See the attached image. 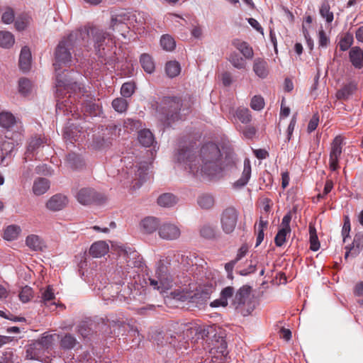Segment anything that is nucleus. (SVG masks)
Here are the masks:
<instances>
[{
    "instance_id": "obj_44",
    "label": "nucleus",
    "mask_w": 363,
    "mask_h": 363,
    "mask_svg": "<svg viewBox=\"0 0 363 363\" xmlns=\"http://www.w3.org/2000/svg\"><path fill=\"white\" fill-rule=\"evenodd\" d=\"M112 106L118 113H123L127 110L128 102L123 98H117L112 101Z\"/></svg>"
},
{
    "instance_id": "obj_46",
    "label": "nucleus",
    "mask_w": 363,
    "mask_h": 363,
    "mask_svg": "<svg viewBox=\"0 0 363 363\" xmlns=\"http://www.w3.org/2000/svg\"><path fill=\"white\" fill-rule=\"evenodd\" d=\"M67 160L72 168L77 169L83 165V161L75 153L72 152L67 156Z\"/></svg>"
},
{
    "instance_id": "obj_22",
    "label": "nucleus",
    "mask_w": 363,
    "mask_h": 363,
    "mask_svg": "<svg viewBox=\"0 0 363 363\" xmlns=\"http://www.w3.org/2000/svg\"><path fill=\"white\" fill-rule=\"evenodd\" d=\"M127 20V17L123 13L112 16L110 26L113 30L118 31L123 36H125V32L128 29V26L125 23Z\"/></svg>"
},
{
    "instance_id": "obj_8",
    "label": "nucleus",
    "mask_w": 363,
    "mask_h": 363,
    "mask_svg": "<svg viewBox=\"0 0 363 363\" xmlns=\"http://www.w3.org/2000/svg\"><path fill=\"white\" fill-rule=\"evenodd\" d=\"M21 128L18 133H6L4 137L0 136V149L2 153L1 162L6 156L11 155L15 147L18 145L23 140V133H21Z\"/></svg>"
},
{
    "instance_id": "obj_3",
    "label": "nucleus",
    "mask_w": 363,
    "mask_h": 363,
    "mask_svg": "<svg viewBox=\"0 0 363 363\" xmlns=\"http://www.w3.org/2000/svg\"><path fill=\"white\" fill-rule=\"evenodd\" d=\"M175 157L179 166L195 177H216L235 164L230 152L220 159V149L213 143L203 145L198 153L190 148L179 149Z\"/></svg>"
},
{
    "instance_id": "obj_25",
    "label": "nucleus",
    "mask_w": 363,
    "mask_h": 363,
    "mask_svg": "<svg viewBox=\"0 0 363 363\" xmlns=\"http://www.w3.org/2000/svg\"><path fill=\"white\" fill-rule=\"evenodd\" d=\"M108 245L105 241H98L91 245L89 254L94 257H101L108 253Z\"/></svg>"
},
{
    "instance_id": "obj_4",
    "label": "nucleus",
    "mask_w": 363,
    "mask_h": 363,
    "mask_svg": "<svg viewBox=\"0 0 363 363\" xmlns=\"http://www.w3.org/2000/svg\"><path fill=\"white\" fill-rule=\"evenodd\" d=\"M120 162L121 169H118L117 174L121 182L134 190L140 188L146 179L148 164L138 162L133 155L124 157Z\"/></svg>"
},
{
    "instance_id": "obj_18",
    "label": "nucleus",
    "mask_w": 363,
    "mask_h": 363,
    "mask_svg": "<svg viewBox=\"0 0 363 363\" xmlns=\"http://www.w3.org/2000/svg\"><path fill=\"white\" fill-rule=\"evenodd\" d=\"M252 69L257 77L265 79L269 74V68L267 62L260 57L255 58L253 62Z\"/></svg>"
},
{
    "instance_id": "obj_12",
    "label": "nucleus",
    "mask_w": 363,
    "mask_h": 363,
    "mask_svg": "<svg viewBox=\"0 0 363 363\" xmlns=\"http://www.w3.org/2000/svg\"><path fill=\"white\" fill-rule=\"evenodd\" d=\"M0 126L7 130L6 133H24L22 122L19 118H16L9 111H1L0 113Z\"/></svg>"
},
{
    "instance_id": "obj_55",
    "label": "nucleus",
    "mask_w": 363,
    "mask_h": 363,
    "mask_svg": "<svg viewBox=\"0 0 363 363\" xmlns=\"http://www.w3.org/2000/svg\"><path fill=\"white\" fill-rule=\"evenodd\" d=\"M14 20V12L12 9L7 8L2 14L1 21L4 23L10 24Z\"/></svg>"
},
{
    "instance_id": "obj_6",
    "label": "nucleus",
    "mask_w": 363,
    "mask_h": 363,
    "mask_svg": "<svg viewBox=\"0 0 363 363\" xmlns=\"http://www.w3.org/2000/svg\"><path fill=\"white\" fill-rule=\"evenodd\" d=\"M118 255V265L125 272L130 268H140L143 266L142 257L134 249L123 245H113Z\"/></svg>"
},
{
    "instance_id": "obj_28",
    "label": "nucleus",
    "mask_w": 363,
    "mask_h": 363,
    "mask_svg": "<svg viewBox=\"0 0 363 363\" xmlns=\"http://www.w3.org/2000/svg\"><path fill=\"white\" fill-rule=\"evenodd\" d=\"M50 189V181L45 178L39 177L33 182V191L37 196L43 195Z\"/></svg>"
},
{
    "instance_id": "obj_38",
    "label": "nucleus",
    "mask_w": 363,
    "mask_h": 363,
    "mask_svg": "<svg viewBox=\"0 0 363 363\" xmlns=\"http://www.w3.org/2000/svg\"><path fill=\"white\" fill-rule=\"evenodd\" d=\"M356 89V85L353 82H350L344 85L337 92V97L339 99H347Z\"/></svg>"
},
{
    "instance_id": "obj_5",
    "label": "nucleus",
    "mask_w": 363,
    "mask_h": 363,
    "mask_svg": "<svg viewBox=\"0 0 363 363\" xmlns=\"http://www.w3.org/2000/svg\"><path fill=\"white\" fill-rule=\"evenodd\" d=\"M181 102V99L177 97H164L162 99L157 112L160 114V120L164 125L169 126L176 121L184 119V116L189 113V108H182L184 104Z\"/></svg>"
},
{
    "instance_id": "obj_43",
    "label": "nucleus",
    "mask_w": 363,
    "mask_h": 363,
    "mask_svg": "<svg viewBox=\"0 0 363 363\" xmlns=\"http://www.w3.org/2000/svg\"><path fill=\"white\" fill-rule=\"evenodd\" d=\"M77 343L75 337L70 335H65L60 340V347L65 350L72 349Z\"/></svg>"
},
{
    "instance_id": "obj_11",
    "label": "nucleus",
    "mask_w": 363,
    "mask_h": 363,
    "mask_svg": "<svg viewBox=\"0 0 363 363\" xmlns=\"http://www.w3.org/2000/svg\"><path fill=\"white\" fill-rule=\"evenodd\" d=\"M121 288H123V286L118 284L105 286L101 294L103 299L105 301L111 300V298L107 296L110 294L113 301H126L128 298L127 295H130V289L127 286H125L123 289Z\"/></svg>"
},
{
    "instance_id": "obj_62",
    "label": "nucleus",
    "mask_w": 363,
    "mask_h": 363,
    "mask_svg": "<svg viewBox=\"0 0 363 363\" xmlns=\"http://www.w3.org/2000/svg\"><path fill=\"white\" fill-rule=\"evenodd\" d=\"M222 83L225 86H229L233 83V76L231 73L225 72L221 77Z\"/></svg>"
},
{
    "instance_id": "obj_24",
    "label": "nucleus",
    "mask_w": 363,
    "mask_h": 363,
    "mask_svg": "<svg viewBox=\"0 0 363 363\" xmlns=\"http://www.w3.org/2000/svg\"><path fill=\"white\" fill-rule=\"evenodd\" d=\"M352 65L357 69L363 67V51L357 46L352 47L349 53Z\"/></svg>"
},
{
    "instance_id": "obj_45",
    "label": "nucleus",
    "mask_w": 363,
    "mask_h": 363,
    "mask_svg": "<svg viewBox=\"0 0 363 363\" xmlns=\"http://www.w3.org/2000/svg\"><path fill=\"white\" fill-rule=\"evenodd\" d=\"M291 231H288L285 229H279L277 234L275 236L274 242L277 247H281L286 240V237L289 235Z\"/></svg>"
},
{
    "instance_id": "obj_36",
    "label": "nucleus",
    "mask_w": 363,
    "mask_h": 363,
    "mask_svg": "<svg viewBox=\"0 0 363 363\" xmlns=\"http://www.w3.org/2000/svg\"><path fill=\"white\" fill-rule=\"evenodd\" d=\"M228 61L236 69H244L246 67V61L238 53L233 52L228 57Z\"/></svg>"
},
{
    "instance_id": "obj_26",
    "label": "nucleus",
    "mask_w": 363,
    "mask_h": 363,
    "mask_svg": "<svg viewBox=\"0 0 363 363\" xmlns=\"http://www.w3.org/2000/svg\"><path fill=\"white\" fill-rule=\"evenodd\" d=\"M31 53L26 46L22 48L19 56V67L23 72H28L30 67Z\"/></svg>"
},
{
    "instance_id": "obj_49",
    "label": "nucleus",
    "mask_w": 363,
    "mask_h": 363,
    "mask_svg": "<svg viewBox=\"0 0 363 363\" xmlns=\"http://www.w3.org/2000/svg\"><path fill=\"white\" fill-rule=\"evenodd\" d=\"M31 89V82L30 80L22 78L18 81V91L22 95H27Z\"/></svg>"
},
{
    "instance_id": "obj_52",
    "label": "nucleus",
    "mask_w": 363,
    "mask_h": 363,
    "mask_svg": "<svg viewBox=\"0 0 363 363\" xmlns=\"http://www.w3.org/2000/svg\"><path fill=\"white\" fill-rule=\"evenodd\" d=\"M264 106V99L261 96H255L252 97L250 103V107L255 111H260Z\"/></svg>"
},
{
    "instance_id": "obj_14",
    "label": "nucleus",
    "mask_w": 363,
    "mask_h": 363,
    "mask_svg": "<svg viewBox=\"0 0 363 363\" xmlns=\"http://www.w3.org/2000/svg\"><path fill=\"white\" fill-rule=\"evenodd\" d=\"M77 201L82 205H89L92 203H101L105 198L101 194L97 193L90 188H82L77 194Z\"/></svg>"
},
{
    "instance_id": "obj_13",
    "label": "nucleus",
    "mask_w": 363,
    "mask_h": 363,
    "mask_svg": "<svg viewBox=\"0 0 363 363\" xmlns=\"http://www.w3.org/2000/svg\"><path fill=\"white\" fill-rule=\"evenodd\" d=\"M48 144V139L44 135H36L30 139L26 151L25 152L24 160L28 162L33 159H39L37 156L40 147H43Z\"/></svg>"
},
{
    "instance_id": "obj_58",
    "label": "nucleus",
    "mask_w": 363,
    "mask_h": 363,
    "mask_svg": "<svg viewBox=\"0 0 363 363\" xmlns=\"http://www.w3.org/2000/svg\"><path fill=\"white\" fill-rule=\"evenodd\" d=\"M172 295L173 298L181 301H185L190 297L189 295L186 292H184V290H176L174 292H172Z\"/></svg>"
},
{
    "instance_id": "obj_35",
    "label": "nucleus",
    "mask_w": 363,
    "mask_h": 363,
    "mask_svg": "<svg viewBox=\"0 0 363 363\" xmlns=\"http://www.w3.org/2000/svg\"><path fill=\"white\" fill-rule=\"evenodd\" d=\"M14 42V36L11 33L5 30L0 31V47L10 48L13 46Z\"/></svg>"
},
{
    "instance_id": "obj_63",
    "label": "nucleus",
    "mask_w": 363,
    "mask_h": 363,
    "mask_svg": "<svg viewBox=\"0 0 363 363\" xmlns=\"http://www.w3.org/2000/svg\"><path fill=\"white\" fill-rule=\"evenodd\" d=\"M310 244L311 250L313 251H317L320 248V243L317 235L310 236Z\"/></svg>"
},
{
    "instance_id": "obj_57",
    "label": "nucleus",
    "mask_w": 363,
    "mask_h": 363,
    "mask_svg": "<svg viewBox=\"0 0 363 363\" xmlns=\"http://www.w3.org/2000/svg\"><path fill=\"white\" fill-rule=\"evenodd\" d=\"M319 123V116L318 113L313 114L311 120L309 121V123L308 124L307 127V131L308 133H311L313 131H314L316 128L318 127V125Z\"/></svg>"
},
{
    "instance_id": "obj_17",
    "label": "nucleus",
    "mask_w": 363,
    "mask_h": 363,
    "mask_svg": "<svg viewBox=\"0 0 363 363\" xmlns=\"http://www.w3.org/2000/svg\"><path fill=\"white\" fill-rule=\"evenodd\" d=\"M68 203L66 196L57 194L49 199L46 203V208L52 211H58L64 208Z\"/></svg>"
},
{
    "instance_id": "obj_53",
    "label": "nucleus",
    "mask_w": 363,
    "mask_h": 363,
    "mask_svg": "<svg viewBox=\"0 0 363 363\" xmlns=\"http://www.w3.org/2000/svg\"><path fill=\"white\" fill-rule=\"evenodd\" d=\"M135 91V84L132 82L124 83L121 89V93L124 97H130Z\"/></svg>"
},
{
    "instance_id": "obj_16",
    "label": "nucleus",
    "mask_w": 363,
    "mask_h": 363,
    "mask_svg": "<svg viewBox=\"0 0 363 363\" xmlns=\"http://www.w3.org/2000/svg\"><path fill=\"white\" fill-rule=\"evenodd\" d=\"M343 145V138L340 135L336 136L331 144L329 164L333 171H335L339 167V159L342 152Z\"/></svg>"
},
{
    "instance_id": "obj_15",
    "label": "nucleus",
    "mask_w": 363,
    "mask_h": 363,
    "mask_svg": "<svg viewBox=\"0 0 363 363\" xmlns=\"http://www.w3.org/2000/svg\"><path fill=\"white\" fill-rule=\"evenodd\" d=\"M159 236L165 240H175L181 235L179 225L172 222H164L160 225Z\"/></svg>"
},
{
    "instance_id": "obj_9",
    "label": "nucleus",
    "mask_w": 363,
    "mask_h": 363,
    "mask_svg": "<svg viewBox=\"0 0 363 363\" xmlns=\"http://www.w3.org/2000/svg\"><path fill=\"white\" fill-rule=\"evenodd\" d=\"M57 335L56 334L45 335L43 336L38 341L30 345L26 350V357L30 359H38L48 362L46 359H41L38 350L40 349L48 350L52 347L55 337Z\"/></svg>"
},
{
    "instance_id": "obj_7",
    "label": "nucleus",
    "mask_w": 363,
    "mask_h": 363,
    "mask_svg": "<svg viewBox=\"0 0 363 363\" xmlns=\"http://www.w3.org/2000/svg\"><path fill=\"white\" fill-rule=\"evenodd\" d=\"M149 284L160 294H164L177 283L167 272V268L164 266H160L156 269L155 276L149 278Z\"/></svg>"
},
{
    "instance_id": "obj_33",
    "label": "nucleus",
    "mask_w": 363,
    "mask_h": 363,
    "mask_svg": "<svg viewBox=\"0 0 363 363\" xmlns=\"http://www.w3.org/2000/svg\"><path fill=\"white\" fill-rule=\"evenodd\" d=\"M21 232L20 226L11 225L6 227L4 232V238L8 241L15 240L18 238Z\"/></svg>"
},
{
    "instance_id": "obj_61",
    "label": "nucleus",
    "mask_w": 363,
    "mask_h": 363,
    "mask_svg": "<svg viewBox=\"0 0 363 363\" xmlns=\"http://www.w3.org/2000/svg\"><path fill=\"white\" fill-rule=\"evenodd\" d=\"M247 21L249 24L257 31L260 33L262 35H264V30L259 23L253 18H247Z\"/></svg>"
},
{
    "instance_id": "obj_31",
    "label": "nucleus",
    "mask_w": 363,
    "mask_h": 363,
    "mask_svg": "<svg viewBox=\"0 0 363 363\" xmlns=\"http://www.w3.org/2000/svg\"><path fill=\"white\" fill-rule=\"evenodd\" d=\"M138 140L145 147H150L155 143L152 133L148 129H143L139 131Z\"/></svg>"
},
{
    "instance_id": "obj_37",
    "label": "nucleus",
    "mask_w": 363,
    "mask_h": 363,
    "mask_svg": "<svg viewBox=\"0 0 363 363\" xmlns=\"http://www.w3.org/2000/svg\"><path fill=\"white\" fill-rule=\"evenodd\" d=\"M177 202V198L169 193L162 194L157 199V203L160 206L163 207H172Z\"/></svg>"
},
{
    "instance_id": "obj_60",
    "label": "nucleus",
    "mask_w": 363,
    "mask_h": 363,
    "mask_svg": "<svg viewBox=\"0 0 363 363\" xmlns=\"http://www.w3.org/2000/svg\"><path fill=\"white\" fill-rule=\"evenodd\" d=\"M291 220V215L290 213L286 214L283 218L281 223V229H285L288 231H291L290 228V222Z\"/></svg>"
},
{
    "instance_id": "obj_1",
    "label": "nucleus",
    "mask_w": 363,
    "mask_h": 363,
    "mask_svg": "<svg viewBox=\"0 0 363 363\" xmlns=\"http://www.w3.org/2000/svg\"><path fill=\"white\" fill-rule=\"evenodd\" d=\"M94 43L96 53L104 57L106 52L115 46V41L109 33L96 28H84L71 33L64 38L58 44L55 52V62L53 64L57 72L56 76V112L65 116L71 115L74 118H78L80 113L78 107L73 104L74 96L82 94V85L78 83L72 74L79 75L73 71L60 73L58 70L62 65L71 66L73 59L71 50L74 46L88 47Z\"/></svg>"
},
{
    "instance_id": "obj_10",
    "label": "nucleus",
    "mask_w": 363,
    "mask_h": 363,
    "mask_svg": "<svg viewBox=\"0 0 363 363\" xmlns=\"http://www.w3.org/2000/svg\"><path fill=\"white\" fill-rule=\"evenodd\" d=\"M239 218V212L234 207L225 208L220 216V227L225 234H231L234 232Z\"/></svg>"
},
{
    "instance_id": "obj_29",
    "label": "nucleus",
    "mask_w": 363,
    "mask_h": 363,
    "mask_svg": "<svg viewBox=\"0 0 363 363\" xmlns=\"http://www.w3.org/2000/svg\"><path fill=\"white\" fill-rule=\"evenodd\" d=\"M233 45L236 49H238L242 53L245 58H252L254 55L253 50L247 43L236 39L233 40Z\"/></svg>"
},
{
    "instance_id": "obj_54",
    "label": "nucleus",
    "mask_w": 363,
    "mask_h": 363,
    "mask_svg": "<svg viewBox=\"0 0 363 363\" xmlns=\"http://www.w3.org/2000/svg\"><path fill=\"white\" fill-rule=\"evenodd\" d=\"M33 296L32 289L29 286L23 287L19 293V298L23 303H27Z\"/></svg>"
},
{
    "instance_id": "obj_42",
    "label": "nucleus",
    "mask_w": 363,
    "mask_h": 363,
    "mask_svg": "<svg viewBox=\"0 0 363 363\" xmlns=\"http://www.w3.org/2000/svg\"><path fill=\"white\" fill-rule=\"evenodd\" d=\"M160 45L163 50L172 51L176 47L174 39L169 35H163L160 38Z\"/></svg>"
},
{
    "instance_id": "obj_59",
    "label": "nucleus",
    "mask_w": 363,
    "mask_h": 363,
    "mask_svg": "<svg viewBox=\"0 0 363 363\" xmlns=\"http://www.w3.org/2000/svg\"><path fill=\"white\" fill-rule=\"evenodd\" d=\"M296 123V118L295 116H293L289 124V126H288L287 130H286V135H287L286 140L287 141H289L291 138Z\"/></svg>"
},
{
    "instance_id": "obj_41",
    "label": "nucleus",
    "mask_w": 363,
    "mask_h": 363,
    "mask_svg": "<svg viewBox=\"0 0 363 363\" xmlns=\"http://www.w3.org/2000/svg\"><path fill=\"white\" fill-rule=\"evenodd\" d=\"M165 71L169 77H174L180 73V65L176 61H169L166 64Z\"/></svg>"
},
{
    "instance_id": "obj_20",
    "label": "nucleus",
    "mask_w": 363,
    "mask_h": 363,
    "mask_svg": "<svg viewBox=\"0 0 363 363\" xmlns=\"http://www.w3.org/2000/svg\"><path fill=\"white\" fill-rule=\"evenodd\" d=\"M251 163L248 158H245L244 160V167L242 172V175L237 181L233 184V186L237 189H240L245 186L249 182L251 177Z\"/></svg>"
},
{
    "instance_id": "obj_64",
    "label": "nucleus",
    "mask_w": 363,
    "mask_h": 363,
    "mask_svg": "<svg viewBox=\"0 0 363 363\" xmlns=\"http://www.w3.org/2000/svg\"><path fill=\"white\" fill-rule=\"evenodd\" d=\"M191 33L195 38L200 39L203 35V29L200 26H195L192 28Z\"/></svg>"
},
{
    "instance_id": "obj_51",
    "label": "nucleus",
    "mask_w": 363,
    "mask_h": 363,
    "mask_svg": "<svg viewBox=\"0 0 363 363\" xmlns=\"http://www.w3.org/2000/svg\"><path fill=\"white\" fill-rule=\"evenodd\" d=\"M82 108L84 109L85 111H89L91 115L94 116L97 115L101 111V106L92 101L86 105L82 104Z\"/></svg>"
},
{
    "instance_id": "obj_48",
    "label": "nucleus",
    "mask_w": 363,
    "mask_h": 363,
    "mask_svg": "<svg viewBox=\"0 0 363 363\" xmlns=\"http://www.w3.org/2000/svg\"><path fill=\"white\" fill-rule=\"evenodd\" d=\"M237 118L242 123H248L251 121V115L249 109L247 108H239L236 111L235 113Z\"/></svg>"
},
{
    "instance_id": "obj_30",
    "label": "nucleus",
    "mask_w": 363,
    "mask_h": 363,
    "mask_svg": "<svg viewBox=\"0 0 363 363\" xmlns=\"http://www.w3.org/2000/svg\"><path fill=\"white\" fill-rule=\"evenodd\" d=\"M250 296V288L242 287L236 293L233 303L236 309H239L242 305H245L247 301Z\"/></svg>"
},
{
    "instance_id": "obj_47",
    "label": "nucleus",
    "mask_w": 363,
    "mask_h": 363,
    "mask_svg": "<svg viewBox=\"0 0 363 363\" xmlns=\"http://www.w3.org/2000/svg\"><path fill=\"white\" fill-rule=\"evenodd\" d=\"M200 234L205 238H213L216 235L215 228L209 224L203 225L200 229Z\"/></svg>"
},
{
    "instance_id": "obj_2",
    "label": "nucleus",
    "mask_w": 363,
    "mask_h": 363,
    "mask_svg": "<svg viewBox=\"0 0 363 363\" xmlns=\"http://www.w3.org/2000/svg\"><path fill=\"white\" fill-rule=\"evenodd\" d=\"M152 338L158 346L167 347L182 353L190 347L195 350L201 348L208 350L213 357L206 363H220L218 361H221L228 354L225 340L222 335L213 333L212 328L189 327L182 333L175 335L160 332Z\"/></svg>"
},
{
    "instance_id": "obj_23",
    "label": "nucleus",
    "mask_w": 363,
    "mask_h": 363,
    "mask_svg": "<svg viewBox=\"0 0 363 363\" xmlns=\"http://www.w3.org/2000/svg\"><path fill=\"white\" fill-rule=\"evenodd\" d=\"M234 292V289L231 286L224 288L220 292V298L212 301L210 306L213 308L226 306L228 305V299L233 296Z\"/></svg>"
},
{
    "instance_id": "obj_21",
    "label": "nucleus",
    "mask_w": 363,
    "mask_h": 363,
    "mask_svg": "<svg viewBox=\"0 0 363 363\" xmlns=\"http://www.w3.org/2000/svg\"><path fill=\"white\" fill-rule=\"evenodd\" d=\"M25 242L26 246L33 251H43L46 247L44 240L35 234L28 235L26 238Z\"/></svg>"
},
{
    "instance_id": "obj_50",
    "label": "nucleus",
    "mask_w": 363,
    "mask_h": 363,
    "mask_svg": "<svg viewBox=\"0 0 363 363\" xmlns=\"http://www.w3.org/2000/svg\"><path fill=\"white\" fill-rule=\"evenodd\" d=\"M30 22V17L27 15L19 16L15 21V27L18 30H24Z\"/></svg>"
},
{
    "instance_id": "obj_19",
    "label": "nucleus",
    "mask_w": 363,
    "mask_h": 363,
    "mask_svg": "<svg viewBox=\"0 0 363 363\" xmlns=\"http://www.w3.org/2000/svg\"><path fill=\"white\" fill-rule=\"evenodd\" d=\"M55 300V296L52 286H48L45 289H41V302L52 311L57 307Z\"/></svg>"
},
{
    "instance_id": "obj_27",
    "label": "nucleus",
    "mask_w": 363,
    "mask_h": 363,
    "mask_svg": "<svg viewBox=\"0 0 363 363\" xmlns=\"http://www.w3.org/2000/svg\"><path fill=\"white\" fill-rule=\"evenodd\" d=\"M140 227L144 233L148 234L152 233L156 230H159V220L154 217H147L142 220Z\"/></svg>"
},
{
    "instance_id": "obj_39",
    "label": "nucleus",
    "mask_w": 363,
    "mask_h": 363,
    "mask_svg": "<svg viewBox=\"0 0 363 363\" xmlns=\"http://www.w3.org/2000/svg\"><path fill=\"white\" fill-rule=\"evenodd\" d=\"M320 14L328 25L333 21L334 15L333 13L330 11V5L327 1L322 3L320 8Z\"/></svg>"
},
{
    "instance_id": "obj_34",
    "label": "nucleus",
    "mask_w": 363,
    "mask_h": 363,
    "mask_svg": "<svg viewBox=\"0 0 363 363\" xmlns=\"http://www.w3.org/2000/svg\"><path fill=\"white\" fill-rule=\"evenodd\" d=\"M140 62L146 72L151 74L155 71V63L150 55L146 53L141 55Z\"/></svg>"
},
{
    "instance_id": "obj_32",
    "label": "nucleus",
    "mask_w": 363,
    "mask_h": 363,
    "mask_svg": "<svg viewBox=\"0 0 363 363\" xmlns=\"http://www.w3.org/2000/svg\"><path fill=\"white\" fill-rule=\"evenodd\" d=\"M197 203L201 208L208 210L213 207L215 199L211 194H203L198 196Z\"/></svg>"
},
{
    "instance_id": "obj_56",
    "label": "nucleus",
    "mask_w": 363,
    "mask_h": 363,
    "mask_svg": "<svg viewBox=\"0 0 363 363\" xmlns=\"http://www.w3.org/2000/svg\"><path fill=\"white\" fill-rule=\"evenodd\" d=\"M330 40L325 31L321 28L318 32V45L321 48H327Z\"/></svg>"
},
{
    "instance_id": "obj_40",
    "label": "nucleus",
    "mask_w": 363,
    "mask_h": 363,
    "mask_svg": "<svg viewBox=\"0 0 363 363\" xmlns=\"http://www.w3.org/2000/svg\"><path fill=\"white\" fill-rule=\"evenodd\" d=\"M353 42H354V38H353L352 34L350 33H346L341 37V38L338 43V46L340 48V50L341 51L347 50L351 47Z\"/></svg>"
}]
</instances>
